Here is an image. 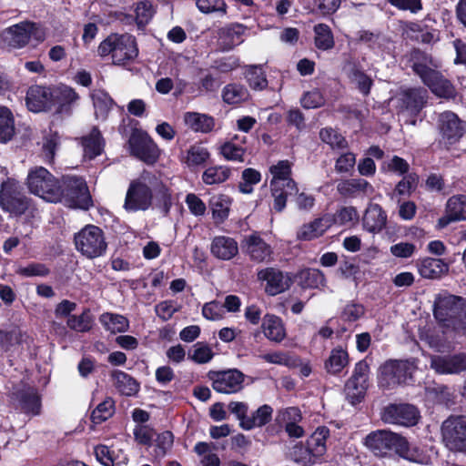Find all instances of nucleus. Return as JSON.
Masks as SVG:
<instances>
[{"label": "nucleus", "instance_id": "1", "mask_svg": "<svg viewBox=\"0 0 466 466\" xmlns=\"http://www.w3.org/2000/svg\"><path fill=\"white\" fill-rule=\"evenodd\" d=\"M101 57L111 56L115 65H125L138 55L136 38L129 34H111L97 47Z\"/></svg>", "mask_w": 466, "mask_h": 466}, {"label": "nucleus", "instance_id": "2", "mask_svg": "<svg viewBox=\"0 0 466 466\" xmlns=\"http://www.w3.org/2000/svg\"><path fill=\"white\" fill-rule=\"evenodd\" d=\"M57 191L61 194L58 202L70 208L88 209L92 198L86 181L79 177L64 176L58 183Z\"/></svg>", "mask_w": 466, "mask_h": 466}, {"label": "nucleus", "instance_id": "3", "mask_svg": "<svg viewBox=\"0 0 466 466\" xmlns=\"http://www.w3.org/2000/svg\"><path fill=\"white\" fill-rule=\"evenodd\" d=\"M149 173H144L139 178L132 180L127 190L124 208L127 212L147 210L153 201V190L148 184H152Z\"/></svg>", "mask_w": 466, "mask_h": 466}, {"label": "nucleus", "instance_id": "4", "mask_svg": "<svg viewBox=\"0 0 466 466\" xmlns=\"http://www.w3.org/2000/svg\"><path fill=\"white\" fill-rule=\"evenodd\" d=\"M75 246L87 258L102 256L107 248L103 230L95 225H86L75 234Z\"/></svg>", "mask_w": 466, "mask_h": 466}, {"label": "nucleus", "instance_id": "5", "mask_svg": "<svg viewBox=\"0 0 466 466\" xmlns=\"http://www.w3.org/2000/svg\"><path fill=\"white\" fill-rule=\"evenodd\" d=\"M465 304L466 300L461 297L441 293L435 298L434 317L442 327L453 329L457 319L462 315Z\"/></svg>", "mask_w": 466, "mask_h": 466}, {"label": "nucleus", "instance_id": "6", "mask_svg": "<svg viewBox=\"0 0 466 466\" xmlns=\"http://www.w3.org/2000/svg\"><path fill=\"white\" fill-rule=\"evenodd\" d=\"M58 183L59 180L43 167L31 169L27 176L29 191L48 202H58L61 196L57 191Z\"/></svg>", "mask_w": 466, "mask_h": 466}, {"label": "nucleus", "instance_id": "7", "mask_svg": "<svg viewBox=\"0 0 466 466\" xmlns=\"http://www.w3.org/2000/svg\"><path fill=\"white\" fill-rule=\"evenodd\" d=\"M413 370V365L408 360H388L380 368L379 385L383 390H392L406 384Z\"/></svg>", "mask_w": 466, "mask_h": 466}, {"label": "nucleus", "instance_id": "8", "mask_svg": "<svg viewBox=\"0 0 466 466\" xmlns=\"http://www.w3.org/2000/svg\"><path fill=\"white\" fill-rule=\"evenodd\" d=\"M0 206L13 216H21L28 209L30 200L21 191L16 180L7 178L1 184Z\"/></svg>", "mask_w": 466, "mask_h": 466}, {"label": "nucleus", "instance_id": "9", "mask_svg": "<svg viewBox=\"0 0 466 466\" xmlns=\"http://www.w3.org/2000/svg\"><path fill=\"white\" fill-rule=\"evenodd\" d=\"M442 441L453 452L466 454V419L450 417L441 425Z\"/></svg>", "mask_w": 466, "mask_h": 466}, {"label": "nucleus", "instance_id": "10", "mask_svg": "<svg viewBox=\"0 0 466 466\" xmlns=\"http://www.w3.org/2000/svg\"><path fill=\"white\" fill-rule=\"evenodd\" d=\"M2 36L10 47L21 48L26 46L32 37L37 41H43L45 32L35 23L22 22L5 29Z\"/></svg>", "mask_w": 466, "mask_h": 466}, {"label": "nucleus", "instance_id": "11", "mask_svg": "<svg viewBox=\"0 0 466 466\" xmlns=\"http://www.w3.org/2000/svg\"><path fill=\"white\" fill-rule=\"evenodd\" d=\"M208 377L212 381V388L217 392L224 394L240 391L245 380V375L237 369L209 371Z\"/></svg>", "mask_w": 466, "mask_h": 466}, {"label": "nucleus", "instance_id": "12", "mask_svg": "<svg viewBox=\"0 0 466 466\" xmlns=\"http://www.w3.org/2000/svg\"><path fill=\"white\" fill-rule=\"evenodd\" d=\"M438 127L441 140L446 145H454L460 141L466 132V122L451 112L445 111L439 116Z\"/></svg>", "mask_w": 466, "mask_h": 466}, {"label": "nucleus", "instance_id": "13", "mask_svg": "<svg viewBox=\"0 0 466 466\" xmlns=\"http://www.w3.org/2000/svg\"><path fill=\"white\" fill-rule=\"evenodd\" d=\"M400 443H404V438L388 431L371 432L365 439V445L380 457L386 456L392 450L397 452Z\"/></svg>", "mask_w": 466, "mask_h": 466}, {"label": "nucleus", "instance_id": "14", "mask_svg": "<svg viewBox=\"0 0 466 466\" xmlns=\"http://www.w3.org/2000/svg\"><path fill=\"white\" fill-rule=\"evenodd\" d=\"M257 276L258 280L266 282L265 292L269 296H276L288 290L292 284V279L289 273L272 267L260 269Z\"/></svg>", "mask_w": 466, "mask_h": 466}, {"label": "nucleus", "instance_id": "15", "mask_svg": "<svg viewBox=\"0 0 466 466\" xmlns=\"http://www.w3.org/2000/svg\"><path fill=\"white\" fill-rule=\"evenodd\" d=\"M419 412L410 404H390L384 408L381 419L384 422L412 426L418 421Z\"/></svg>", "mask_w": 466, "mask_h": 466}, {"label": "nucleus", "instance_id": "16", "mask_svg": "<svg viewBox=\"0 0 466 466\" xmlns=\"http://www.w3.org/2000/svg\"><path fill=\"white\" fill-rule=\"evenodd\" d=\"M25 104L35 113L51 110L54 106L53 87L37 85L30 86L26 92Z\"/></svg>", "mask_w": 466, "mask_h": 466}, {"label": "nucleus", "instance_id": "17", "mask_svg": "<svg viewBox=\"0 0 466 466\" xmlns=\"http://www.w3.org/2000/svg\"><path fill=\"white\" fill-rule=\"evenodd\" d=\"M431 368L438 374H459L466 371V354L433 355Z\"/></svg>", "mask_w": 466, "mask_h": 466}, {"label": "nucleus", "instance_id": "18", "mask_svg": "<svg viewBox=\"0 0 466 466\" xmlns=\"http://www.w3.org/2000/svg\"><path fill=\"white\" fill-rule=\"evenodd\" d=\"M131 152L146 163L153 164L158 157L156 143L147 134H133L129 138Z\"/></svg>", "mask_w": 466, "mask_h": 466}, {"label": "nucleus", "instance_id": "19", "mask_svg": "<svg viewBox=\"0 0 466 466\" xmlns=\"http://www.w3.org/2000/svg\"><path fill=\"white\" fill-rule=\"evenodd\" d=\"M465 207V195H455L450 198L446 204L445 215L439 218L438 226L443 228L451 222L466 220Z\"/></svg>", "mask_w": 466, "mask_h": 466}, {"label": "nucleus", "instance_id": "20", "mask_svg": "<svg viewBox=\"0 0 466 466\" xmlns=\"http://www.w3.org/2000/svg\"><path fill=\"white\" fill-rule=\"evenodd\" d=\"M243 248L249 258L255 262L268 261L272 249L259 236L250 235L245 238Z\"/></svg>", "mask_w": 466, "mask_h": 466}, {"label": "nucleus", "instance_id": "21", "mask_svg": "<svg viewBox=\"0 0 466 466\" xmlns=\"http://www.w3.org/2000/svg\"><path fill=\"white\" fill-rule=\"evenodd\" d=\"M272 176L270 187H287L289 192L298 191L296 182L291 178V163L289 160H279L269 167Z\"/></svg>", "mask_w": 466, "mask_h": 466}, {"label": "nucleus", "instance_id": "22", "mask_svg": "<svg viewBox=\"0 0 466 466\" xmlns=\"http://www.w3.org/2000/svg\"><path fill=\"white\" fill-rule=\"evenodd\" d=\"M421 81L437 96L453 98L456 95L455 87L451 81L445 78L441 73L437 70L430 72Z\"/></svg>", "mask_w": 466, "mask_h": 466}, {"label": "nucleus", "instance_id": "23", "mask_svg": "<svg viewBox=\"0 0 466 466\" xmlns=\"http://www.w3.org/2000/svg\"><path fill=\"white\" fill-rule=\"evenodd\" d=\"M337 191L343 198H357L371 195L374 188L363 178H348L338 183Z\"/></svg>", "mask_w": 466, "mask_h": 466}, {"label": "nucleus", "instance_id": "24", "mask_svg": "<svg viewBox=\"0 0 466 466\" xmlns=\"http://www.w3.org/2000/svg\"><path fill=\"white\" fill-rule=\"evenodd\" d=\"M246 26L241 24H230L218 30V44L223 51H228L243 42L242 35Z\"/></svg>", "mask_w": 466, "mask_h": 466}, {"label": "nucleus", "instance_id": "25", "mask_svg": "<svg viewBox=\"0 0 466 466\" xmlns=\"http://www.w3.org/2000/svg\"><path fill=\"white\" fill-rule=\"evenodd\" d=\"M401 106L412 113L420 112L424 106L428 92L422 87L407 88L400 92Z\"/></svg>", "mask_w": 466, "mask_h": 466}, {"label": "nucleus", "instance_id": "26", "mask_svg": "<svg viewBox=\"0 0 466 466\" xmlns=\"http://www.w3.org/2000/svg\"><path fill=\"white\" fill-rule=\"evenodd\" d=\"M210 250L214 257L222 260H229L238 255V246L234 238L218 236L213 238Z\"/></svg>", "mask_w": 466, "mask_h": 466}, {"label": "nucleus", "instance_id": "27", "mask_svg": "<svg viewBox=\"0 0 466 466\" xmlns=\"http://www.w3.org/2000/svg\"><path fill=\"white\" fill-rule=\"evenodd\" d=\"M363 228L370 233H379L386 226L387 215L378 204L368 207L363 216Z\"/></svg>", "mask_w": 466, "mask_h": 466}, {"label": "nucleus", "instance_id": "28", "mask_svg": "<svg viewBox=\"0 0 466 466\" xmlns=\"http://www.w3.org/2000/svg\"><path fill=\"white\" fill-rule=\"evenodd\" d=\"M13 398L16 400L25 412L33 415L38 414L40 409V400L36 390L32 387H24L16 390L13 393Z\"/></svg>", "mask_w": 466, "mask_h": 466}, {"label": "nucleus", "instance_id": "29", "mask_svg": "<svg viewBox=\"0 0 466 466\" xmlns=\"http://www.w3.org/2000/svg\"><path fill=\"white\" fill-rule=\"evenodd\" d=\"M332 225V218L329 215L316 218L310 223L303 225L297 233L298 238L311 240L319 238Z\"/></svg>", "mask_w": 466, "mask_h": 466}, {"label": "nucleus", "instance_id": "30", "mask_svg": "<svg viewBox=\"0 0 466 466\" xmlns=\"http://www.w3.org/2000/svg\"><path fill=\"white\" fill-rule=\"evenodd\" d=\"M261 329L265 337L276 343L286 338V329L282 319L274 314H266L263 317Z\"/></svg>", "mask_w": 466, "mask_h": 466}, {"label": "nucleus", "instance_id": "31", "mask_svg": "<svg viewBox=\"0 0 466 466\" xmlns=\"http://www.w3.org/2000/svg\"><path fill=\"white\" fill-rule=\"evenodd\" d=\"M81 145L84 157L93 159L102 153L105 142L98 128L94 127L87 135L81 137Z\"/></svg>", "mask_w": 466, "mask_h": 466}, {"label": "nucleus", "instance_id": "32", "mask_svg": "<svg viewBox=\"0 0 466 466\" xmlns=\"http://www.w3.org/2000/svg\"><path fill=\"white\" fill-rule=\"evenodd\" d=\"M410 62L412 70L421 80L426 77L430 72L434 70L431 66H437L431 56L419 49H414L410 52Z\"/></svg>", "mask_w": 466, "mask_h": 466}, {"label": "nucleus", "instance_id": "33", "mask_svg": "<svg viewBox=\"0 0 466 466\" xmlns=\"http://www.w3.org/2000/svg\"><path fill=\"white\" fill-rule=\"evenodd\" d=\"M79 96L76 91L69 86H62L53 87L54 106H57L56 113L69 112V106L78 100Z\"/></svg>", "mask_w": 466, "mask_h": 466}, {"label": "nucleus", "instance_id": "34", "mask_svg": "<svg viewBox=\"0 0 466 466\" xmlns=\"http://www.w3.org/2000/svg\"><path fill=\"white\" fill-rule=\"evenodd\" d=\"M448 271V264L439 258H426L419 265V272L425 279H439Z\"/></svg>", "mask_w": 466, "mask_h": 466}, {"label": "nucleus", "instance_id": "35", "mask_svg": "<svg viewBox=\"0 0 466 466\" xmlns=\"http://www.w3.org/2000/svg\"><path fill=\"white\" fill-rule=\"evenodd\" d=\"M114 386L116 390L126 396H134L139 390V383L127 373L121 370L112 372Z\"/></svg>", "mask_w": 466, "mask_h": 466}, {"label": "nucleus", "instance_id": "36", "mask_svg": "<svg viewBox=\"0 0 466 466\" xmlns=\"http://www.w3.org/2000/svg\"><path fill=\"white\" fill-rule=\"evenodd\" d=\"M186 125L196 132H209L214 127V120L207 115L187 112L184 116Z\"/></svg>", "mask_w": 466, "mask_h": 466}, {"label": "nucleus", "instance_id": "37", "mask_svg": "<svg viewBox=\"0 0 466 466\" xmlns=\"http://www.w3.org/2000/svg\"><path fill=\"white\" fill-rule=\"evenodd\" d=\"M99 321L106 329L112 333L125 332L129 327V321L127 318L109 312L102 314L99 318Z\"/></svg>", "mask_w": 466, "mask_h": 466}, {"label": "nucleus", "instance_id": "38", "mask_svg": "<svg viewBox=\"0 0 466 466\" xmlns=\"http://www.w3.org/2000/svg\"><path fill=\"white\" fill-rule=\"evenodd\" d=\"M15 132L13 113L6 106H0V142L5 143L14 137Z\"/></svg>", "mask_w": 466, "mask_h": 466}, {"label": "nucleus", "instance_id": "39", "mask_svg": "<svg viewBox=\"0 0 466 466\" xmlns=\"http://www.w3.org/2000/svg\"><path fill=\"white\" fill-rule=\"evenodd\" d=\"M222 97L225 103L237 105L247 101L249 98L248 89L238 84H228L222 91Z\"/></svg>", "mask_w": 466, "mask_h": 466}, {"label": "nucleus", "instance_id": "40", "mask_svg": "<svg viewBox=\"0 0 466 466\" xmlns=\"http://www.w3.org/2000/svg\"><path fill=\"white\" fill-rule=\"evenodd\" d=\"M329 435L327 427H319L309 438L307 444L312 453L317 457L322 456L326 451V440Z\"/></svg>", "mask_w": 466, "mask_h": 466}, {"label": "nucleus", "instance_id": "41", "mask_svg": "<svg viewBox=\"0 0 466 466\" xmlns=\"http://www.w3.org/2000/svg\"><path fill=\"white\" fill-rule=\"evenodd\" d=\"M230 204L229 198L225 195H215L210 198L209 206L217 222L221 223L228 218Z\"/></svg>", "mask_w": 466, "mask_h": 466}, {"label": "nucleus", "instance_id": "42", "mask_svg": "<svg viewBox=\"0 0 466 466\" xmlns=\"http://www.w3.org/2000/svg\"><path fill=\"white\" fill-rule=\"evenodd\" d=\"M349 363V356L346 350L337 348L331 350L329 359L325 362V369L330 374L340 372Z\"/></svg>", "mask_w": 466, "mask_h": 466}, {"label": "nucleus", "instance_id": "43", "mask_svg": "<svg viewBox=\"0 0 466 466\" xmlns=\"http://www.w3.org/2000/svg\"><path fill=\"white\" fill-rule=\"evenodd\" d=\"M273 410L268 405H262L259 407L248 420H245L244 430L249 431L256 427H262L268 423L272 418Z\"/></svg>", "mask_w": 466, "mask_h": 466}, {"label": "nucleus", "instance_id": "44", "mask_svg": "<svg viewBox=\"0 0 466 466\" xmlns=\"http://www.w3.org/2000/svg\"><path fill=\"white\" fill-rule=\"evenodd\" d=\"M93 316L90 309H85L80 315H70L67 319V327L77 332L89 331L93 325Z\"/></svg>", "mask_w": 466, "mask_h": 466}, {"label": "nucleus", "instance_id": "45", "mask_svg": "<svg viewBox=\"0 0 466 466\" xmlns=\"http://www.w3.org/2000/svg\"><path fill=\"white\" fill-rule=\"evenodd\" d=\"M230 174V168L226 166L210 167L204 171L202 180L207 185L219 184L228 180Z\"/></svg>", "mask_w": 466, "mask_h": 466}, {"label": "nucleus", "instance_id": "46", "mask_svg": "<svg viewBox=\"0 0 466 466\" xmlns=\"http://www.w3.org/2000/svg\"><path fill=\"white\" fill-rule=\"evenodd\" d=\"M315 46L321 50L333 48L335 43L332 32L329 25L319 24L314 26Z\"/></svg>", "mask_w": 466, "mask_h": 466}, {"label": "nucleus", "instance_id": "47", "mask_svg": "<svg viewBox=\"0 0 466 466\" xmlns=\"http://www.w3.org/2000/svg\"><path fill=\"white\" fill-rule=\"evenodd\" d=\"M397 453L402 458L412 462L424 464L428 461V458L422 453V451L415 446H410L405 438L404 443L399 444Z\"/></svg>", "mask_w": 466, "mask_h": 466}, {"label": "nucleus", "instance_id": "48", "mask_svg": "<svg viewBox=\"0 0 466 466\" xmlns=\"http://www.w3.org/2000/svg\"><path fill=\"white\" fill-rule=\"evenodd\" d=\"M249 86L254 90H263L268 86L265 73L260 66H249L246 71Z\"/></svg>", "mask_w": 466, "mask_h": 466}, {"label": "nucleus", "instance_id": "49", "mask_svg": "<svg viewBox=\"0 0 466 466\" xmlns=\"http://www.w3.org/2000/svg\"><path fill=\"white\" fill-rule=\"evenodd\" d=\"M302 284L307 288L319 289L324 287L326 279L324 274L316 268H309L302 270L299 274Z\"/></svg>", "mask_w": 466, "mask_h": 466}, {"label": "nucleus", "instance_id": "50", "mask_svg": "<svg viewBox=\"0 0 466 466\" xmlns=\"http://www.w3.org/2000/svg\"><path fill=\"white\" fill-rule=\"evenodd\" d=\"M291 459L302 466H309L315 462L316 456L312 453L309 447L302 443L296 444L290 451Z\"/></svg>", "mask_w": 466, "mask_h": 466}, {"label": "nucleus", "instance_id": "51", "mask_svg": "<svg viewBox=\"0 0 466 466\" xmlns=\"http://www.w3.org/2000/svg\"><path fill=\"white\" fill-rule=\"evenodd\" d=\"M319 137L324 143L329 145L333 149H343L348 147V142L345 137L330 127L321 129L319 132Z\"/></svg>", "mask_w": 466, "mask_h": 466}, {"label": "nucleus", "instance_id": "52", "mask_svg": "<svg viewBox=\"0 0 466 466\" xmlns=\"http://www.w3.org/2000/svg\"><path fill=\"white\" fill-rule=\"evenodd\" d=\"M209 158V152L201 145H194L189 147L186 163L188 167L204 164Z\"/></svg>", "mask_w": 466, "mask_h": 466}, {"label": "nucleus", "instance_id": "53", "mask_svg": "<svg viewBox=\"0 0 466 466\" xmlns=\"http://www.w3.org/2000/svg\"><path fill=\"white\" fill-rule=\"evenodd\" d=\"M367 381L349 380L345 386V392L352 403L359 402L364 397L367 390Z\"/></svg>", "mask_w": 466, "mask_h": 466}, {"label": "nucleus", "instance_id": "54", "mask_svg": "<svg viewBox=\"0 0 466 466\" xmlns=\"http://www.w3.org/2000/svg\"><path fill=\"white\" fill-rule=\"evenodd\" d=\"M114 413V401L108 398L99 403L92 411L91 420L94 423H101L110 418Z\"/></svg>", "mask_w": 466, "mask_h": 466}, {"label": "nucleus", "instance_id": "55", "mask_svg": "<svg viewBox=\"0 0 466 466\" xmlns=\"http://www.w3.org/2000/svg\"><path fill=\"white\" fill-rule=\"evenodd\" d=\"M271 196L273 198V208L277 212H281L287 203L288 196L296 194L298 191L289 192L287 187H270Z\"/></svg>", "mask_w": 466, "mask_h": 466}, {"label": "nucleus", "instance_id": "56", "mask_svg": "<svg viewBox=\"0 0 466 466\" xmlns=\"http://www.w3.org/2000/svg\"><path fill=\"white\" fill-rule=\"evenodd\" d=\"M136 22L139 28L144 27L153 16L152 5L147 1L139 2L136 7Z\"/></svg>", "mask_w": 466, "mask_h": 466}, {"label": "nucleus", "instance_id": "57", "mask_svg": "<svg viewBox=\"0 0 466 466\" xmlns=\"http://www.w3.org/2000/svg\"><path fill=\"white\" fill-rule=\"evenodd\" d=\"M331 218L332 224L339 223V225H347L349 223L358 221L359 214L355 208L344 207L338 210L337 213Z\"/></svg>", "mask_w": 466, "mask_h": 466}, {"label": "nucleus", "instance_id": "58", "mask_svg": "<svg viewBox=\"0 0 466 466\" xmlns=\"http://www.w3.org/2000/svg\"><path fill=\"white\" fill-rule=\"evenodd\" d=\"M419 177L411 173L403 177L396 186L395 192L400 196H410L417 187Z\"/></svg>", "mask_w": 466, "mask_h": 466}, {"label": "nucleus", "instance_id": "59", "mask_svg": "<svg viewBox=\"0 0 466 466\" xmlns=\"http://www.w3.org/2000/svg\"><path fill=\"white\" fill-rule=\"evenodd\" d=\"M222 156L230 161L243 162V156L245 149L242 147L237 146L234 142H226L220 148Z\"/></svg>", "mask_w": 466, "mask_h": 466}, {"label": "nucleus", "instance_id": "60", "mask_svg": "<svg viewBox=\"0 0 466 466\" xmlns=\"http://www.w3.org/2000/svg\"><path fill=\"white\" fill-rule=\"evenodd\" d=\"M154 190L156 191V198L159 208L165 214H167L172 205L171 194L168 188L162 183H159L157 186L154 187Z\"/></svg>", "mask_w": 466, "mask_h": 466}, {"label": "nucleus", "instance_id": "61", "mask_svg": "<svg viewBox=\"0 0 466 466\" xmlns=\"http://www.w3.org/2000/svg\"><path fill=\"white\" fill-rule=\"evenodd\" d=\"M301 105L304 108H317L324 105L325 99L318 89L306 92L302 96Z\"/></svg>", "mask_w": 466, "mask_h": 466}, {"label": "nucleus", "instance_id": "62", "mask_svg": "<svg viewBox=\"0 0 466 466\" xmlns=\"http://www.w3.org/2000/svg\"><path fill=\"white\" fill-rule=\"evenodd\" d=\"M213 355L212 350L208 345L198 343L189 358L198 364H203L210 361Z\"/></svg>", "mask_w": 466, "mask_h": 466}, {"label": "nucleus", "instance_id": "63", "mask_svg": "<svg viewBox=\"0 0 466 466\" xmlns=\"http://www.w3.org/2000/svg\"><path fill=\"white\" fill-rule=\"evenodd\" d=\"M204 318L209 320H218L222 319L224 310L223 306L218 301L206 303L202 309Z\"/></svg>", "mask_w": 466, "mask_h": 466}, {"label": "nucleus", "instance_id": "64", "mask_svg": "<svg viewBox=\"0 0 466 466\" xmlns=\"http://www.w3.org/2000/svg\"><path fill=\"white\" fill-rule=\"evenodd\" d=\"M356 157L351 152L342 154L336 161L335 169L339 173H348L353 169Z\"/></svg>", "mask_w": 466, "mask_h": 466}]
</instances>
